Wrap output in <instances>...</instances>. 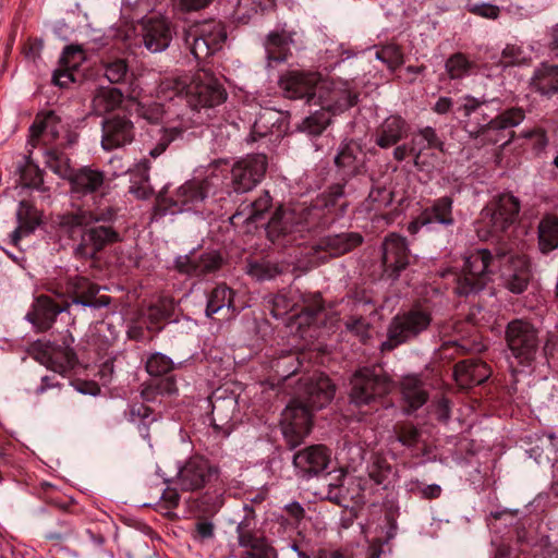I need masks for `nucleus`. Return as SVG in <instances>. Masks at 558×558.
<instances>
[{"mask_svg":"<svg viewBox=\"0 0 558 558\" xmlns=\"http://www.w3.org/2000/svg\"><path fill=\"white\" fill-rule=\"evenodd\" d=\"M330 379L315 373L302 377L298 393L281 414V429L290 449L303 442L312 429V412L326 407L335 396Z\"/></svg>","mask_w":558,"mask_h":558,"instance_id":"nucleus-1","label":"nucleus"},{"mask_svg":"<svg viewBox=\"0 0 558 558\" xmlns=\"http://www.w3.org/2000/svg\"><path fill=\"white\" fill-rule=\"evenodd\" d=\"M182 38L195 59L202 60L221 49L227 39V32L220 21L203 20L185 27Z\"/></svg>","mask_w":558,"mask_h":558,"instance_id":"nucleus-2","label":"nucleus"},{"mask_svg":"<svg viewBox=\"0 0 558 558\" xmlns=\"http://www.w3.org/2000/svg\"><path fill=\"white\" fill-rule=\"evenodd\" d=\"M335 218L323 221L322 226H327ZM320 226V222L313 221L307 215L306 207L299 206L294 208L278 209L267 225V235L271 242H280L281 238H288L282 244L292 243L296 240L295 233H301L305 229Z\"/></svg>","mask_w":558,"mask_h":558,"instance_id":"nucleus-3","label":"nucleus"},{"mask_svg":"<svg viewBox=\"0 0 558 558\" xmlns=\"http://www.w3.org/2000/svg\"><path fill=\"white\" fill-rule=\"evenodd\" d=\"M392 390L389 376L380 366H364L351 378V401L357 405L369 404Z\"/></svg>","mask_w":558,"mask_h":558,"instance_id":"nucleus-4","label":"nucleus"},{"mask_svg":"<svg viewBox=\"0 0 558 558\" xmlns=\"http://www.w3.org/2000/svg\"><path fill=\"white\" fill-rule=\"evenodd\" d=\"M432 314L427 308L414 306L408 312L392 318L388 328V341L383 343V349L391 350L396 345L415 338L428 328Z\"/></svg>","mask_w":558,"mask_h":558,"instance_id":"nucleus-5","label":"nucleus"},{"mask_svg":"<svg viewBox=\"0 0 558 558\" xmlns=\"http://www.w3.org/2000/svg\"><path fill=\"white\" fill-rule=\"evenodd\" d=\"M185 99L193 110H201L221 105L227 99V93L213 74L199 71L187 80Z\"/></svg>","mask_w":558,"mask_h":558,"instance_id":"nucleus-6","label":"nucleus"},{"mask_svg":"<svg viewBox=\"0 0 558 558\" xmlns=\"http://www.w3.org/2000/svg\"><path fill=\"white\" fill-rule=\"evenodd\" d=\"M498 263L505 286L513 293H522L530 281V267L525 255L511 248L497 247L490 254V265Z\"/></svg>","mask_w":558,"mask_h":558,"instance_id":"nucleus-7","label":"nucleus"},{"mask_svg":"<svg viewBox=\"0 0 558 558\" xmlns=\"http://www.w3.org/2000/svg\"><path fill=\"white\" fill-rule=\"evenodd\" d=\"M74 339L70 332L63 336L62 343L36 341L32 347V353L36 361L48 369L58 374H65L74 367L76 355L71 348Z\"/></svg>","mask_w":558,"mask_h":558,"instance_id":"nucleus-8","label":"nucleus"},{"mask_svg":"<svg viewBox=\"0 0 558 558\" xmlns=\"http://www.w3.org/2000/svg\"><path fill=\"white\" fill-rule=\"evenodd\" d=\"M220 470L208 459L193 456L179 466L175 483L183 492H196L218 480Z\"/></svg>","mask_w":558,"mask_h":558,"instance_id":"nucleus-9","label":"nucleus"},{"mask_svg":"<svg viewBox=\"0 0 558 558\" xmlns=\"http://www.w3.org/2000/svg\"><path fill=\"white\" fill-rule=\"evenodd\" d=\"M314 104L319 105L330 114L340 113L357 102V95L353 93L349 84L342 81L322 78L317 84Z\"/></svg>","mask_w":558,"mask_h":558,"instance_id":"nucleus-10","label":"nucleus"},{"mask_svg":"<svg viewBox=\"0 0 558 558\" xmlns=\"http://www.w3.org/2000/svg\"><path fill=\"white\" fill-rule=\"evenodd\" d=\"M507 342L512 355L520 364H527L534 360L538 338L535 328L527 322L513 320L508 324Z\"/></svg>","mask_w":558,"mask_h":558,"instance_id":"nucleus-11","label":"nucleus"},{"mask_svg":"<svg viewBox=\"0 0 558 558\" xmlns=\"http://www.w3.org/2000/svg\"><path fill=\"white\" fill-rule=\"evenodd\" d=\"M267 165L264 154L247 155L235 162L231 170L234 191L245 193L253 190L264 178Z\"/></svg>","mask_w":558,"mask_h":558,"instance_id":"nucleus-12","label":"nucleus"},{"mask_svg":"<svg viewBox=\"0 0 558 558\" xmlns=\"http://www.w3.org/2000/svg\"><path fill=\"white\" fill-rule=\"evenodd\" d=\"M520 213V201L510 193H502L494 197L490 203V240L499 238L505 233L508 238V231L517 222Z\"/></svg>","mask_w":558,"mask_h":558,"instance_id":"nucleus-13","label":"nucleus"},{"mask_svg":"<svg viewBox=\"0 0 558 558\" xmlns=\"http://www.w3.org/2000/svg\"><path fill=\"white\" fill-rule=\"evenodd\" d=\"M119 241V233L109 226L87 227L74 248V256L81 259H95L107 245Z\"/></svg>","mask_w":558,"mask_h":558,"instance_id":"nucleus-14","label":"nucleus"},{"mask_svg":"<svg viewBox=\"0 0 558 558\" xmlns=\"http://www.w3.org/2000/svg\"><path fill=\"white\" fill-rule=\"evenodd\" d=\"M488 268V251L476 250L465 258L463 267V281H459L457 292L459 294H469L481 291L487 282L486 271Z\"/></svg>","mask_w":558,"mask_h":558,"instance_id":"nucleus-15","label":"nucleus"},{"mask_svg":"<svg viewBox=\"0 0 558 558\" xmlns=\"http://www.w3.org/2000/svg\"><path fill=\"white\" fill-rule=\"evenodd\" d=\"M65 129V123L53 110L38 112L29 128L28 145L36 148L53 144Z\"/></svg>","mask_w":558,"mask_h":558,"instance_id":"nucleus-16","label":"nucleus"},{"mask_svg":"<svg viewBox=\"0 0 558 558\" xmlns=\"http://www.w3.org/2000/svg\"><path fill=\"white\" fill-rule=\"evenodd\" d=\"M330 462V451L324 445H312L293 456V466L299 477L308 480L324 472Z\"/></svg>","mask_w":558,"mask_h":558,"instance_id":"nucleus-17","label":"nucleus"},{"mask_svg":"<svg viewBox=\"0 0 558 558\" xmlns=\"http://www.w3.org/2000/svg\"><path fill=\"white\" fill-rule=\"evenodd\" d=\"M141 43L150 52L165 51L173 37L171 23L160 16L144 19L141 23Z\"/></svg>","mask_w":558,"mask_h":558,"instance_id":"nucleus-18","label":"nucleus"},{"mask_svg":"<svg viewBox=\"0 0 558 558\" xmlns=\"http://www.w3.org/2000/svg\"><path fill=\"white\" fill-rule=\"evenodd\" d=\"M71 303L68 299L56 302L51 296L39 295L35 299L32 310L26 314V319L37 330L46 331L52 327L56 318L61 313L69 312Z\"/></svg>","mask_w":558,"mask_h":558,"instance_id":"nucleus-19","label":"nucleus"},{"mask_svg":"<svg viewBox=\"0 0 558 558\" xmlns=\"http://www.w3.org/2000/svg\"><path fill=\"white\" fill-rule=\"evenodd\" d=\"M100 287L85 277L74 276L66 281V292L71 296L69 303L92 308H101L110 304L108 295H99Z\"/></svg>","mask_w":558,"mask_h":558,"instance_id":"nucleus-20","label":"nucleus"},{"mask_svg":"<svg viewBox=\"0 0 558 558\" xmlns=\"http://www.w3.org/2000/svg\"><path fill=\"white\" fill-rule=\"evenodd\" d=\"M384 270L390 278H397L409 265L410 251L405 238L391 233L381 245Z\"/></svg>","mask_w":558,"mask_h":558,"instance_id":"nucleus-21","label":"nucleus"},{"mask_svg":"<svg viewBox=\"0 0 558 558\" xmlns=\"http://www.w3.org/2000/svg\"><path fill=\"white\" fill-rule=\"evenodd\" d=\"M71 192L77 197L92 194L104 196L109 190L106 174L92 167H82L70 175Z\"/></svg>","mask_w":558,"mask_h":558,"instance_id":"nucleus-22","label":"nucleus"},{"mask_svg":"<svg viewBox=\"0 0 558 558\" xmlns=\"http://www.w3.org/2000/svg\"><path fill=\"white\" fill-rule=\"evenodd\" d=\"M208 179H192L179 186L172 195V205L178 211L197 209L210 192Z\"/></svg>","mask_w":558,"mask_h":558,"instance_id":"nucleus-23","label":"nucleus"},{"mask_svg":"<svg viewBox=\"0 0 558 558\" xmlns=\"http://www.w3.org/2000/svg\"><path fill=\"white\" fill-rule=\"evenodd\" d=\"M322 77L317 73L291 72L280 78V87L287 98H306L307 102L314 104V96L317 84Z\"/></svg>","mask_w":558,"mask_h":558,"instance_id":"nucleus-24","label":"nucleus"},{"mask_svg":"<svg viewBox=\"0 0 558 558\" xmlns=\"http://www.w3.org/2000/svg\"><path fill=\"white\" fill-rule=\"evenodd\" d=\"M134 140V125L125 117L114 116L102 123L101 145L104 149L111 150Z\"/></svg>","mask_w":558,"mask_h":558,"instance_id":"nucleus-25","label":"nucleus"},{"mask_svg":"<svg viewBox=\"0 0 558 558\" xmlns=\"http://www.w3.org/2000/svg\"><path fill=\"white\" fill-rule=\"evenodd\" d=\"M114 217L112 208L101 210H88L77 208L76 210L62 214L58 217L59 227L68 233L78 228H87L93 223L111 221Z\"/></svg>","mask_w":558,"mask_h":558,"instance_id":"nucleus-26","label":"nucleus"},{"mask_svg":"<svg viewBox=\"0 0 558 558\" xmlns=\"http://www.w3.org/2000/svg\"><path fill=\"white\" fill-rule=\"evenodd\" d=\"M362 242L363 238L360 233L344 232L322 238L312 247V251L314 255L326 253L323 257L324 259L328 257H338L357 247Z\"/></svg>","mask_w":558,"mask_h":558,"instance_id":"nucleus-27","label":"nucleus"},{"mask_svg":"<svg viewBox=\"0 0 558 558\" xmlns=\"http://www.w3.org/2000/svg\"><path fill=\"white\" fill-rule=\"evenodd\" d=\"M221 265V257L216 252L190 254L175 259L177 269L189 276H204L216 271Z\"/></svg>","mask_w":558,"mask_h":558,"instance_id":"nucleus-28","label":"nucleus"},{"mask_svg":"<svg viewBox=\"0 0 558 558\" xmlns=\"http://www.w3.org/2000/svg\"><path fill=\"white\" fill-rule=\"evenodd\" d=\"M524 119V112L518 108H511L490 120V143L507 145L513 137L512 129Z\"/></svg>","mask_w":558,"mask_h":558,"instance_id":"nucleus-29","label":"nucleus"},{"mask_svg":"<svg viewBox=\"0 0 558 558\" xmlns=\"http://www.w3.org/2000/svg\"><path fill=\"white\" fill-rule=\"evenodd\" d=\"M211 425L220 433L229 434L232 427L233 415L236 410V399L233 396L221 397L215 392L210 397Z\"/></svg>","mask_w":558,"mask_h":558,"instance_id":"nucleus-30","label":"nucleus"},{"mask_svg":"<svg viewBox=\"0 0 558 558\" xmlns=\"http://www.w3.org/2000/svg\"><path fill=\"white\" fill-rule=\"evenodd\" d=\"M270 205L271 197L268 192H264L253 202H242L235 214L230 217V222L235 227L244 223L247 226L246 230L251 231V226L264 217Z\"/></svg>","mask_w":558,"mask_h":558,"instance_id":"nucleus-31","label":"nucleus"},{"mask_svg":"<svg viewBox=\"0 0 558 558\" xmlns=\"http://www.w3.org/2000/svg\"><path fill=\"white\" fill-rule=\"evenodd\" d=\"M402 400L407 404L404 412L410 414L422 408L428 400L423 380L416 375H407L400 381Z\"/></svg>","mask_w":558,"mask_h":558,"instance_id":"nucleus-32","label":"nucleus"},{"mask_svg":"<svg viewBox=\"0 0 558 558\" xmlns=\"http://www.w3.org/2000/svg\"><path fill=\"white\" fill-rule=\"evenodd\" d=\"M17 227L11 233V243L15 246L23 236L29 235L40 225L41 218L38 209L26 201L19 204L16 210Z\"/></svg>","mask_w":558,"mask_h":558,"instance_id":"nucleus-33","label":"nucleus"},{"mask_svg":"<svg viewBox=\"0 0 558 558\" xmlns=\"http://www.w3.org/2000/svg\"><path fill=\"white\" fill-rule=\"evenodd\" d=\"M294 35L295 32L284 27L275 29L267 35L265 49L269 64L272 61L283 62L288 59L290 45L294 44Z\"/></svg>","mask_w":558,"mask_h":558,"instance_id":"nucleus-34","label":"nucleus"},{"mask_svg":"<svg viewBox=\"0 0 558 558\" xmlns=\"http://www.w3.org/2000/svg\"><path fill=\"white\" fill-rule=\"evenodd\" d=\"M409 126L400 116L388 117L377 129L376 144L389 148L408 135Z\"/></svg>","mask_w":558,"mask_h":558,"instance_id":"nucleus-35","label":"nucleus"},{"mask_svg":"<svg viewBox=\"0 0 558 558\" xmlns=\"http://www.w3.org/2000/svg\"><path fill=\"white\" fill-rule=\"evenodd\" d=\"M362 155L361 147L351 141L340 146L335 163L343 177L351 178L360 172L363 165Z\"/></svg>","mask_w":558,"mask_h":558,"instance_id":"nucleus-36","label":"nucleus"},{"mask_svg":"<svg viewBox=\"0 0 558 558\" xmlns=\"http://www.w3.org/2000/svg\"><path fill=\"white\" fill-rule=\"evenodd\" d=\"M427 148H436L440 151H445V143L439 138L435 129L432 126L420 129L411 140L410 154L413 156L415 165L418 163L422 153Z\"/></svg>","mask_w":558,"mask_h":558,"instance_id":"nucleus-37","label":"nucleus"},{"mask_svg":"<svg viewBox=\"0 0 558 558\" xmlns=\"http://www.w3.org/2000/svg\"><path fill=\"white\" fill-rule=\"evenodd\" d=\"M452 199L448 196L438 198L430 209H425L420 215V221L422 225H428L438 222L445 226L453 223L451 215Z\"/></svg>","mask_w":558,"mask_h":558,"instance_id":"nucleus-38","label":"nucleus"},{"mask_svg":"<svg viewBox=\"0 0 558 558\" xmlns=\"http://www.w3.org/2000/svg\"><path fill=\"white\" fill-rule=\"evenodd\" d=\"M532 84L542 95L558 94V65L543 64L536 70Z\"/></svg>","mask_w":558,"mask_h":558,"instance_id":"nucleus-39","label":"nucleus"},{"mask_svg":"<svg viewBox=\"0 0 558 558\" xmlns=\"http://www.w3.org/2000/svg\"><path fill=\"white\" fill-rule=\"evenodd\" d=\"M344 191L342 184L331 185L328 191L323 193L316 201L313 207H306L307 215L312 217L313 221L322 218V210L326 209L331 214L333 208L338 205L339 201L343 197Z\"/></svg>","mask_w":558,"mask_h":558,"instance_id":"nucleus-40","label":"nucleus"},{"mask_svg":"<svg viewBox=\"0 0 558 558\" xmlns=\"http://www.w3.org/2000/svg\"><path fill=\"white\" fill-rule=\"evenodd\" d=\"M178 392L175 380L172 376L154 378L143 385L141 396L144 401L153 402L158 396H172Z\"/></svg>","mask_w":558,"mask_h":558,"instance_id":"nucleus-41","label":"nucleus"},{"mask_svg":"<svg viewBox=\"0 0 558 558\" xmlns=\"http://www.w3.org/2000/svg\"><path fill=\"white\" fill-rule=\"evenodd\" d=\"M538 245L543 253L558 247V217L546 216L538 225Z\"/></svg>","mask_w":558,"mask_h":558,"instance_id":"nucleus-42","label":"nucleus"},{"mask_svg":"<svg viewBox=\"0 0 558 558\" xmlns=\"http://www.w3.org/2000/svg\"><path fill=\"white\" fill-rule=\"evenodd\" d=\"M149 161L144 159L132 171L130 193L134 194L137 198L146 199L154 193L149 184Z\"/></svg>","mask_w":558,"mask_h":558,"instance_id":"nucleus-43","label":"nucleus"},{"mask_svg":"<svg viewBox=\"0 0 558 558\" xmlns=\"http://www.w3.org/2000/svg\"><path fill=\"white\" fill-rule=\"evenodd\" d=\"M233 291L226 284L217 286L208 296L206 315L210 317L223 308H227L228 311L232 308L233 313Z\"/></svg>","mask_w":558,"mask_h":558,"instance_id":"nucleus-44","label":"nucleus"},{"mask_svg":"<svg viewBox=\"0 0 558 558\" xmlns=\"http://www.w3.org/2000/svg\"><path fill=\"white\" fill-rule=\"evenodd\" d=\"M123 100V94L116 87H101L93 99L94 108L98 112H108L118 108Z\"/></svg>","mask_w":558,"mask_h":558,"instance_id":"nucleus-45","label":"nucleus"},{"mask_svg":"<svg viewBox=\"0 0 558 558\" xmlns=\"http://www.w3.org/2000/svg\"><path fill=\"white\" fill-rule=\"evenodd\" d=\"M287 270V266L270 260H260L248 266V274L257 280H271Z\"/></svg>","mask_w":558,"mask_h":558,"instance_id":"nucleus-46","label":"nucleus"},{"mask_svg":"<svg viewBox=\"0 0 558 558\" xmlns=\"http://www.w3.org/2000/svg\"><path fill=\"white\" fill-rule=\"evenodd\" d=\"M159 137L154 147L149 148L148 154L153 158H157L162 153L166 151L168 146L181 137L183 134V128L173 125V126H165L158 130Z\"/></svg>","mask_w":558,"mask_h":558,"instance_id":"nucleus-47","label":"nucleus"},{"mask_svg":"<svg viewBox=\"0 0 558 558\" xmlns=\"http://www.w3.org/2000/svg\"><path fill=\"white\" fill-rule=\"evenodd\" d=\"M236 534L238 543L241 547H247L250 543L260 537L256 532L255 515L252 509H248L246 515L239 522Z\"/></svg>","mask_w":558,"mask_h":558,"instance_id":"nucleus-48","label":"nucleus"},{"mask_svg":"<svg viewBox=\"0 0 558 558\" xmlns=\"http://www.w3.org/2000/svg\"><path fill=\"white\" fill-rule=\"evenodd\" d=\"M276 113L271 111H265L258 116L255 120L252 131L246 138L247 143H255L258 140L265 138L272 133L274 118Z\"/></svg>","mask_w":558,"mask_h":558,"instance_id":"nucleus-49","label":"nucleus"},{"mask_svg":"<svg viewBox=\"0 0 558 558\" xmlns=\"http://www.w3.org/2000/svg\"><path fill=\"white\" fill-rule=\"evenodd\" d=\"M28 393L35 397H45L48 393L49 396L45 398L46 401H57L63 397L62 386L56 380V376H43L40 384L28 390Z\"/></svg>","mask_w":558,"mask_h":558,"instance_id":"nucleus-50","label":"nucleus"},{"mask_svg":"<svg viewBox=\"0 0 558 558\" xmlns=\"http://www.w3.org/2000/svg\"><path fill=\"white\" fill-rule=\"evenodd\" d=\"M331 114L323 108L302 122L300 129L310 135H319L330 123Z\"/></svg>","mask_w":558,"mask_h":558,"instance_id":"nucleus-51","label":"nucleus"},{"mask_svg":"<svg viewBox=\"0 0 558 558\" xmlns=\"http://www.w3.org/2000/svg\"><path fill=\"white\" fill-rule=\"evenodd\" d=\"M45 163L59 177L70 179L72 174L70 160L62 153L54 149H47L45 153Z\"/></svg>","mask_w":558,"mask_h":558,"instance_id":"nucleus-52","label":"nucleus"},{"mask_svg":"<svg viewBox=\"0 0 558 558\" xmlns=\"http://www.w3.org/2000/svg\"><path fill=\"white\" fill-rule=\"evenodd\" d=\"M478 364L473 361H462L456 364L454 366V376L456 379L461 383V385H465L469 381H477L482 383L486 379L481 378L478 374Z\"/></svg>","mask_w":558,"mask_h":558,"instance_id":"nucleus-53","label":"nucleus"},{"mask_svg":"<svg viewBox=\"0 0 558 558\" xmlns=\"http://www.w3.org/2000/svg\"><path fill=\"white\" fill-rule=\"evenodd\" d=\"M173 368V362L162 353L151 354L146 362V371L150 376L160 377Z\"/></svg>","mask_w":558,"mask_h":558,"instance_id":"nucleus-54","label":"nucleus"},{"mask_svg":"<svg viewBox=\"0 0 558 558\" xmlns=\"http://www.w3.org/2000/svg\"><path fill=\"white\" fill-rule=\"evenodd\" d=\"M275 0H238L235 14L240 20H247L258 10L274 7Z\"/></svg>","mask_w":558,"mask_h":558,"instance_id":"nucleus-55","label":"nucleus"},{"mask_svg":"<svg viewBox=\"0 0 558 558\" xmlns=\"http://www.w3.org/2000/svg\"><path fill=\"white\" fill-rule=\"evenodd\" d=\"M242 558H277L276 550L260 536L244 547Z\"/></svg>","mask_w":558,"mask_h":558,"instance_id":"nucleus-56","label":"nucleus"},{"mask_svg":"<svg viewBox=\"0 0 558 558\" xmlns=\"http://www.w3.org/2000/svg\"><path fill=\"white\" fill-rule=\"evenodd\" d=\"M472 66L473 64L462 53L451 56L446 62V70L452 80L464 76Z\"/></svg>","mask_w":558,"mask_h":558,"instance_id":"nucleus-57","label":"nucleus"},{"mask_svg":"<svg viewBox=\"0 0 558 558\" xmlns=\"http://www.w3.org/2000/svg\"><path fill=\"white\" fill-rule=\"evenodd\" d=\"M104 74L107 80L112 84L122 83L129 72V66L125 60L116 59L113 61L104 63Z\"/></svg>","mask_w":558,"mask_h":558,"instance_id":"nucleus-58","label":"nucleus"},{"mask_svg":"<svg viewBox=\"0 0 558 558\" xmlns=\"http://www.w3.org/2000/svg\"><path fill=\"white\" fill-rule=\"evenodd\" d=\"M376 58L386 63L390 70L399 68L403 63V54L396 45H386L376 52Z\"/></svg>","mask_w":558,"mask_h":558,"instance_id":"nucleus-59","label":"nucleus"},{"mask_svg":"<svg viewBox=\"0 0 558 558\" xmlns=\"http://www.w3.org/2000/svg\"><path fill=\"white\" fill-rule=\"evenodd\" d=\"M131 421L138 423V433L147 438V424L155 421L151 416V410L144 404H134L130 410Z\"/></svg>","mask_w":558,"mask_h":558,"instance_id":"nucleus-60","label":"nucleus"},{"mask_svg":"<svg viewBox=\"0 0 558 558\" xmlns=\"http://www.w3.org/2000/svg\"><path fill=\"white\" fill-rule=\"evenodd\" d=\"M154 499L157 500V506L160 510H165L166 513H169L170 510L178 507L180 496L174 488H157Z\"/></svg>","mask_w":558,"mask_h":558,"instance_id":"nucleus-61","label":"nucleus"},{"mask_svg":"<svg viewBox=\"0 0 558 558\" xmlns=\"http://www.w3.org/2000/svg\"><path fill=\"white\" fill-rule=\"evenodd\" d=\"M187 78L171 77L163 80L158 87V93L165 98H173L181 94L185 95Z\"/></svg>","mask_w":558,"mask_h":558,"instance_id":"nucleus-62","label":"nucleus"},{"mask_svg":"<svg viewBox=\"0 0 558 558\" xmlns=\"http://www.w3.org/2000/svg\"><path fill=\"white\" fill-rule=\"evenodd\" d=\"M390 474V465L386 459L375 456L372 464L368 466L369 477L377 484L383 485Z\"/></svg>","mask_w":558,"mask_h":558,"instance_id":"nucleus-63","label":"nucleus"},{"mask_svg":"<svg viewBox=\"0 0 558 558\" xmlns=\"http://www.w3.org/2000/svg\"><path fill=\"white\" fill-rule=\"evenodd\" d=\"M85 60V53L81 46H66L60 58L62 66L72 68L77 70L82 62Z\"/></svg>","mask_w":558,"mask_h":558,"instance_id":"nucleus-64","label":"nucleus"}]
</instances>
